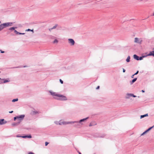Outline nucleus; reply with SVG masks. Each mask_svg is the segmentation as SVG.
I'll use <instances>...</instances> for the list:
<instances>
[{"label":"nucleus","mask_w":154,"mask_h":154,"mask_svg":"<svg viewBox=\"0 0 154 154\" xmlns=\"http://www.w3.org/2000/svg\"><path fill=\"white\" fill-rule=\"evenodd\" d=\"M139 72V71H137V72L134 74V75H137Z\"/></svg>","instance_id":"e433bc0d"},{"label":"nucleus","mask_w":154,"mask_h":154,"mask_svg":"<svg viewBox=\"0 0 154 154\" xmlns=\"http://www.w3.org/2000/svg\"><path fill=\"white\" fill-rule=\"evenodd\" d=\"M154 127L153 126H152V127H151L150 128H149L148 129H147V130H146V131L147 132H148V131H150L152 128Z\"/></svg>","instance_id":"393cba45"},{"label":"nucleus","mask_w":154,"mask_h":154,"mask_svg":"<svg viewBox=\"0 0 154 154\" xmlns=\"http://www.w3.org/2000/svg\"><path fill=\"white\" fill-rule=\"evenodd\" d=\"M26 31H33V29H32V30H31L30 29H26Z\"/></svg>","instance_id":"cd10ccee"},{"label":"nucleus","mask_w":154,"mask_h":154,"mask_svg":"<svg viewBox=\"0 0 154 154\" xmlns=\"http://www.w3.org/2000/svg\"><path fill=\"white\" fill-rule=\"evenodd\" d=\"M20 124V122H17L16 123H14L12 124V125L13 126L18 125Z\"/></svg>","instance_id":"f3484780"},{"label":"nucleus","mask_w":154,"mask_h":154,"mask_svg":"<svg viewBox=\"0 0 154 154\" xmlns=\"http://www.w3.org/2000/svg\"><path fill=\"white\" fill-rule=\"evenodd\" d=\"M148 116V114H146L144 115H141L140 116V118H144L145 117H146Z\"/></svg>","instance_id":"a211bd4d"},{"label":"nucleus","mask_w":154,"mask_h":154,"mask_svg":"<svg viewBox=\"0 0 154 154\" xmlns=\"http://www.w3.org/2000/svg\"><path fill=\"white\" fill-rule=\"evenodd\" d=\"M13 111H10V112H9L10 113H13Z\"/></svg>","instance_id":"a18cd8bd"},{"label":"nucleus","mask_w":154,"mask_h":154,"mask_svg":"<svg viewBox=\"0 0 154 154\" xmlns=\"http://www.w3.org/2000/svg\"><path fill=\"white\" fill-rule=\"evenodd\" d=\"M16 137H21L22 136H19V135H16Z\"/></svg>","instance_id":"a19ab883"},{"label":"nucleus","mask_w":154,"mask_h":154,"mask_svg":"<svg viewBox=\"0 0 154 154\" xmlns=\"http://www.w3.org/2000/svg\"><path fill=\"white\" fill-rule=\"evenodd\" d=\"M14 30V32L16 33L17 34H18V32H17L16 30H15V29Z\"/></svg>","instance_id":"c85d7f7f"},{"label":"nucleus","mask_w":154,"mask_h":154,"mask_svg":"<svg viewBox=\"0 0 154 154\" xmlns=\"http://www.w3.org/2000/svg\"><path fill=\"white\" fill-rule=\"evenodd\" d=\"M54 123H55L56 125H59V122L58 121H55L54 122Z\"/></svg>","instance_id":"c756f323"},{"label":"nucleus","mask_w":154,"mask_h":154,"mask_svg":"<svg viewBox=\"0 0 154 154\" xmlns=\"http://www.w3.org/2000/svg\"><path fill=\"white\" fill-rule=\"evenodd\" d=\"M144 57H145V56H142V57H139V60H142L143 59V58Z\"/></svg>","instance_id":"a878e982"},{"label":"nucleus","mask_w":154,"mask_h":154,"mask_svg":"<svg viewBox=\"0 0 154 154\" xmlns=\"http://www.w3.org/2000/svg\"><path fill=\"white\" fill-rule=\"evenodd\" d=\"M59 122V125H61L62 124L66 125V122H62L61 121H60Z\"/></svg>","instance_id":"4468645a"},{"label":"nucleus","mask_w":154,"mask_h":154,"mask_svg":"<svg viewBox=\"0 0 154 154\" xmlns=\"http://www.w3.org/2000/svg\"><path fill=\"white\" fill-rule=\"evenodd\" d=\"M58 42V41L56 39H55L53 42V43H57Z\"/></svg>","instance_id":"bb28decb"},{"label":"nucleus","mask_w":154,"mask_h":154,"mask_svg":"<svg viewBox=\"0 0 154 154\" xmlns=\"http://www.w3.org/2000/svg\"><path fill=\"white\" fill-rule=\"evenodd\" d=\"M49 92H50L51 95L58 97V98L55 97V98L58 100H67L66 97L63 95L58 94L56 92H53L51 91H49Z\"/></svg>","instance_id":"f257e3e1"},{"label":"nucleus","mask_w":154,"mask_h":154,"mask_svg":"<svg viewBox=\"0 0 154 154\" xmlns=\"http://www.w3.org/2000/svg\"><path fill=\"white\" fill-rule=\"evenodd\" d=\"M21 137H22L23 138H27V136H22Z\"/></svg>","instance_id":"4c0bfd02"},{"label":"nucleus","mask_w":154,"mask_h":154,"mask_svg":"<svg viewBox=\"0 0 154 154\" xmlns=\"http://www.w3.org/2000/svg\"><path fill=\"white\" fill-rule=\"evenodd\" d=\"M25 117L24 115H21L19 116H17V120L18 121V122H20V123L21 121L23 120Z\"/></svg>","instance_id":"7ed1b4c3"},{"label":"nucleus","mask_w":154,"mask_h":154,"mask_svg":"<svg viewBox=\"0 0 154 154\" xmlns=\"http://www.w3.org/2000/svg\"><path fill=\"white\" fill-rule=\"evenodd\" d=\"M134 58L137 60H139V57L136 54H134L133 56Z\"/></svg>","instance_id":"f8f14e48"},{"label":"nucleus","mask_w":154,"mask_h":154,"mask_svg":"<svg viewBox=\"0 0 154 154\" xmlns=\"http://www.w3.org/2000/svg\"><path fill=\"white\" fill-rule=\"evenodd\" d=\"M16 28H17V27H11V28H9L8 29V30H10L11 31H12V30H14Z\"/></svg>","instance_id":"dca6fc26"},{"label":"nucleus","mask_w":154,"mask_h":154,"mask_svg":"<svg viewBox=\"0 0 154 154\" xmlns=\"http://www.w3.org/2000/svg\"><path fill=\"white\" fill-rule=\"evenodd\" d=\"M99 88H100L99 86H98L96 88V89H99Z\"/></svg>","instance_id":"c03bdc74"},{"label":"nucleus","mask_w":154,"mask_h":154,"mask_svg":"<svg viewBox=\"0 0 154 154\" xmlns=\"http://www.w3.org/2000/svg\"><path fill=\"white\" fill-rule=\"evenodd\" d=\"M27 67V66H23V67Z\"/></svg>","instance_id":"09e8293b"},{"label":"nucleus","mask_w":154,"mask_h":154,"mask_svg":"<svg viewBox=\"0 0 154 154\" xmlns=\"http://www.w3.org/2000/svg\"><path fill=\"white\" fill-rule=\"evenodd\" d=\"M153 127H154V125L153 126Z\"/></svg>","instance_id":"864d4df0"},{"label":"nucleus","mask_w":154,"mask_h":154,"mask_svg":"<svg viewBox=\"0 0 154 154\" xmlns=\"http://www.w3.org/2000/svg\"><path fill=\"white\" fill-rule=\"evenodd\" d=\"M17 116L16 117H15L14 118V121H15L16 119H17Z\"/></svg>","instance_id":"473e14b6"},{"label":"nucleus","mask_w":154,"mask_h":154,"mask_svg":"<svg viewBox=\"0 0 154 154\" xmlns=\"http://www.w3.org/2000/svg\"><path fill=\"white\" fill-rule=\"evenodd\" d=\"M10 81V80L8 79H4V80L3 81V83H5L7 82H9Z\"/></svg>","instance_id":"aec40b11"},{"label":"nucleus","mask_w":154,"mask_h":154,"mask_svg":"<svg viewBox=\"0 0 154 154\" xmlns=\"http://www.w3.org/2000/svg\"><path fill=\"white\" fill-rule=\"evenodd\" d=\"M7 122L5 121L4 119H0V125H2L6 123Z\"/></svg>","instance_id":"6e6552de"},{"label":"nucleus","mask_w":154,"mask_h":154,"mask_svg":"<svg viewBox=\"0 0 154 154\" xmlns=\"http://www.w3.org/2000/svg\"><path fill=\"white\" fill-rule=\"evenodd\" d=\"M95 137H96L103 138L105 137V134H102L100 135H95Z\"/></svg>","instance_id":"0eeeda50"},{"label":"nucleus","mask_w":154,"mask_h":154,"mask_svg":"<svg viewBox=\"0 0 154 154\" xmlns=\"http://www.w3.org/2000/svg\"><path fill=\"white\" fill-rule=\"evenodd\" d=\"M48 142H45V146H47L48 145Z\"/></svg>","instance_id":"58836bf2"},{"label":"nucleus","mask_w":154,"mask_h":154,"mask_svg":"<svg viewBox=\"0 0 154 154\" xmlns=\"http://www.w3.org/2000/svg\"><path fill=\"white\" fill-rule=\"evenodd\" d=\"M130 95H131V97H136V96L135 95H134L133 94H130Z\"/></svg>","instance_id":"7c9ffc66"},{"label":"nucleus","mask_w":154,"mask_h":154,"mask_svg":"<svg viewBox=\"0 0 154 154\" xmlns=\"http://www.w3.org/2000/svg\"><path fill=\"white\" fill-rule=\"evenodd\" d=\"M39 112L38 111L35 110L32 111L31 112L32 114L33 115H34L37 114H39Z\"/></svg>","instance_id":"9b49d317"},{"label":"nucleus","mask_w":154,"mask_h":154,"mask_svg":"<svg viewBox=\"0 0 154 154\" xmlns=\"http://www.w3.org/2000/svg\"><path fill=\"white\" fill-rule=\"evenodd\" d=\"M147 56H153L154 57V51H150L149 54H148Z\"/></svg>","instance_id":"9d476101"},{"label":"nucleus","mask_w":154,"mask_h":154,"mask_svg":"<svg viewBox=\"0 0 154 154\" xmlns=\"http://www.w3.org/2000/svg\"><path fill=\"white\" fill-rule=\"evenodd\" d=\"M130 57L129 56H128L126 59V61L127 62H129L130 61Z\"/></svg>","instance_id":"6ab92c4d"},{"label":"nucleus","mask_w":154,"mask_h":154,"mask_svg":"<svg viewBox=\"0 0 154 154\" xmlns=\"http://www.w3.org/2000/svg\"><path fill=\"white\" fill-rule=\"evenodd\" d=\"M93 125L91 123H90V124H89V126H92Z\"/></svg>","instance_id":"37998d69"},{"label":"nucleus","mask_w":154,"mask_h":154,"mask_svg":"<svg viewBox=\"0 0 154 154\" xmlns=\"http://www.w3.org/2000/svg\"><path fill=\"white\" fill-rule=\"evenodd\" d=\"M137 78H135L134 79H133L132 81L130 82V83L131 84H133L134 82L137 80Z\"/></svg>","instance_id":"ddd939ff"},{"label":"nucleus","mask_w":154,"mask_h":154,"mask_svg":"<svg viewBox=\"0 0 154 154\" xmlns=\"http://www.w3.org/2000/svg\"><path fill=\"white\" fill-rule=\"evenodd\" d=\"M79 154H82L80 152H79Z\"/></svg>","instance_id":"8fccbe9b"},{"label":"nucleus","mask_w":154,"mask_h":154,"mask_svg":"<svg viewBox=\"0 0 154 154\" xmlns=\"http://www.w3.org/2000/svg\"><path fill=\"white\" fill-rule=\"evenodd\" d=\"M134 75H132L131 76V78H134Z\"/></svg>","instance_id":"49530a36"},{"label":"nucleus","mask_w":154,"mask_h":154,"mask_svg":"<svg viewBox=\"0 0 154 154\" xmlns=\"http://www.w3.org/2000/svg\"><path fill=\"white\" fill-rule=\"evenodd\" d=\"M147 132V131H146V130L145 131H144V132H143L142 134H141V135H144V134H145V133H146V132Z\"/></svg>","instance_id":"f704fd0d"},{"label":"nucleus","mask_w":154,"mask_h":154,"mask_svg":"<svg viewBox=\"0 0 154 154\" xmlns=\"http://www.w3.org/2000/svg\"><path fill=\"white\" fill-rule=\"evenodd\" d=\"M57 24L55 25L52 28H51V29H49V30H50L51 29H55L57 27Z\"/></svg>","instance_id":"4be33fe9"},{"label":"nucleus","mask_w":154,"mask_h":154,"mask_svg":"<svg viewBox=\"0 0 154 154\" xmlns=\"http://www.w3.org/2000/svg\"><path fill=\"white\" fill-rule=\"evenodd\" d=\"M60 81L61 84H63V81L61 79H60Z\"/></svg>","instance_id":"2f4dec72"},{"label":"nucleus","mask_w":154,"mask_h":154,"mask_svg":"<svg viewBox=\"0 0 154 154\" xmlns=\"http://www.w3.org/2000/svg\"><path fill=\"white\" fill-rule=\"evenodd\" d=\"M4 80V79H1V78H0V84L3 83Z\"/></svg>","instance_id":"5701e85b"},{"label":"nucleus","mask_w":154,"mask_h":154,"mask_svg":"<svg viewBox=\"0 0 154 154\" xmlns=\"http://www.w3.org/2000/svg\"><path fill=\"white\" fill-rule=\"evenodd\" d=\"M76 121H72V122H66V124H74L76 122Z\"/></svg>","instance_id":"2eb2a0df"},{"label":"nucleus","mask_w":154,"mask_h":154,"mask_svg":"<svg viewBox=\"0 0 154 154\" xmlns=\"http://www.w3.org/2000/svg\"><path fill=\"white\" fill-rule=\"evenodd\" d=\"M125 72V70L124 69H123V72Z\"/></svg>","instance_id":"79ce46f5"},{"label":"nucleus","mask_w":154,"mask_h":154,"mask_svg":"<svg viewBox=\"0 0 154 154\" xmlns=\"http://www.w3.org/2000/svg\"><path fill=\"white\" fill-rule=\"evenodd\" d=\"M68 42L71 46H73L75 44L74 41L72 38H69L68 39Z\"/></svg>","instance_id":"39448f33"},{"label":"nucleus","mask_w":154,"mask_h":154,"mask_svg":"<svg viewBox=\"0 0 154 154\" xmlns=\"http://www.w3.org/2000/svg\"><path fill=\"white\" fill-rule=\"evenodd\" d=\"M88 118V117H87L85 118H84L80 120L79 121V122L80 123L81 125H82L83 123H82V122H84L85 121L87 120Z\"/></svg>","instance_id":"423d86ee"},{"label":"nucleus","mask_w":154,"mask_h":154,"mask_svg":"<svg viewBox=\"0 0 154 154\" xmlns=\"http://www.w3.org/2000/svg\"><path fill=\"white\" fill-rule=\"evenodd\" d=\"M12 24V23L7 22L0 24V31L6 27L11 26Z\"/></svg>","instance_id":"f03ea898"},{"label":"nucleus","mask_w":154,"mask_h":154,"mask_svg":"<svg viewBox=\"0 0 154 154\" xmlns=\"http://www.w3.org/2000/svg\"><path fill=\"white\" fill-rule=\"evenodd\" d=\"M142 42V39L141 38H134V42L139 44H141Z\"/></svg>","instance_id":"20e7f679"},{"label":"nucleus","mask_w":154,"mask_h":154,"mask_svg":"<svg viewBox=\"0 0 154 154\" xmlns=\"http://www.w3.org/2000/svg\"><path fill=\"white\" fill-rule=\"evenodd\" d=\"M75 124L74 125V126L75 127H77L80 126L81 124L79 122V121H76Z\"/></svg>","instance_id":"1a4fd4ad"},{"label":"nucleus","mask_w":154,"mask_h":154,"mask_svg":"<svg viewBox=\"0 0 154 154\" xmlns=\"http://www.w3.org/2000/svg\"><path fill=\"white\" fill-rule=\"evenodd\" d=\"M0 51L1 52V53H3L5 52V51H3L1 50H0Z\"/></svg>","instance_id":"ea45409f"},{"label":"nucleus","mask_w":154,"mask_h":154,"mask_svg":"<svg viewBox=\"0 0 154 154\" xmlns=\"http://www.w3.org/2000/svg\"><path fill=\"white\" fill-rule=\"evenodd\" d=\"M18 100V98H16V99H13L12 100V102H15L16 101H17Z\"/></svg>","instance_id":"b1692460"},{"label":"nucleus","mask_w":154,"mask_h":154,"mask_svg":"<svg viewBox=\"0 0 154 154\" xmlns=\"http://www.w3.org/2000/svg\"><path fill=\"white\" fill-rule=\"evenodd\" d=\"M18 67V68H19V67Z\"/></svg>","instance_id":"603ef678"},{"label":"nucleus","mask_w":154,"mask_h":154,"mask_svg":"<svg viewBox=\"0 0 154 154\" xmlns=\"http://www.w3.org/2000/svg\"><path fill=\"white\" fill-rule=\"evenodd\" d=\"M24 34H25L24 33H22L19 32H18V34H19V35H24Z\"/></svg>","instance_id":"c9c22d12"},{"label":"nucleus","mask_w":154,"mask_h":154,"mask_svg":"<svg viewBox=\"0 0 154 154\" xmlns=\"http://www.w3.org/2000/svg\"><path fill=\"white\" fill-rule=\"evenodd\" d=\"M130 94H127V97H126V98H129L130 97H131V95H130Z\"/></svg>","instance_id":"412c9836"},{"label":"nucleus","mask_w":154,"mask_h":154,"mask_svg":"<svg viewBox=\"0 0 154 154\" xmlns=\"http://www.w3.org/2000/svg\"><path fill=\"white\" fill-rule=\"evenodd\" d=\"M142 91V92H143V93H144V92H145V91H144V90H142V91Z\"/></svg>","instance_id":"de8ad7c7"},{"label":"nucleus","mask_w":154,"mask_h":154,"mask_svg":"<svg viewBox=\"0 0 154 154\" xmlns=\"http://www.w3.org/2000/svg\"><path fill=\"white\" fill-rule=\"evenodd\" d=\"M1 23V21H0V23Z\"/></svg>","instance_id":"3c124183"},{"label":"nucleus","mask_w":154,"mask_h":154,"mask_svg":"<svg viewBox=\"0 0 154 154\" xmlns=\"http://www.w3.org/2000/svg\"><path fill=\"white\" fill-rule=\"evenodd\" d=\"M27 136V138H31L32 137V136H31V135H29V136Z\"/></svg>","instance_id":"72a5a7b5"}]
</instances>
